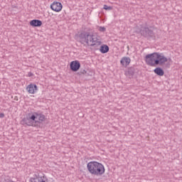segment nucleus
<instances>
[{"mask_svg": "<svg viewBox=\"0 0 182 182\" xmlns=\"http://www.w3.org/2000/svg\"><path fill=\"white\" fill-rule=\"evenodd\" d=\"M79 38L81 43H87L90 46H100L102 45V42L97 36L87 32L81 33L79 35Z\"/></svg>", "mask_w": 182, "mask_h": 182, "instance_id": "f257e3e1", "label": "nucleus"}, {"mask_svg": "<svg viewBox=\"0 0 182 182\" xmlns=\"http://www.w3.org/2000/svg\"><path fill=\"white\" fill-rule=\"evenodd\" d=\"M87 168L92 174V176H96L97 177H100L103 176L106 169H105V166L97 161H90L87 164Z\"/></svg>", "mask_w": 182, "mask_h": 182, "instance_id": "f03ea898", "label": "nucleus"}, {"mask_svg": "<svg viewBox=\"0 0 182 182\" xmlns=\"http://www.w3.org/2000/svg\"><path fill=\"white\" fill-rule=\"evenodd\" d=\"M145 63L148 65V66H152L153 68H156L157 65H160V55L159 53H153L151 54H147L144 57Z\"/></svg>", "mask_w": 182, "mask_h": 182, "instance_id": "7ed1b4c3", "label": "nucleus"}, {"mask_svg": "<svg viewBox=\"0 0 182 182\" xmlns=\"http://www.w3.org/2000/svg\"><path fill=\"white\" fill-rule=\"evenodd\" d=\"M137 30H136V32L137 33H141L142 36H144L145 38H149V36H153V31L150 30L149 27H144V26H136Z\"/></svg>", "mask_w": 182, "mask_h": 182, "instance_id": "20e7f679", "label": "nucleus"}, {"mask_svg": "<svg viewBox=\"0 0 182 182\" xmlns=\"http://www.w3.org/2000/svg\"><path fill=\"white\" fill-rule=\"evenodd\" d=\"M38 123H39V122L35 120V115H33V114L31 117L23 118L21 120V124L23 126H32L35 127Z\"/></svg>", "mask_w": 182, "mask_h": 182, "instance_id": "39448f33", "label": "nucleus"}, {"mask_svg": "<svg viewBox=\"0 0 182 182\" xmlns=\"http://www.w3.org/2000/svg\"><path fill=\"white\" fill-rule=\"evenodd\" d=\"M164 65L165 68H170L171 65V58H167L161 53L160 54V65L163 66Z\"/></svg>", "mask_w": 182, "mask_h": 182, "instance_id": "423d86ee", "label": "nucleus"}, {"mask_svg": "<svg viewBox=\"0 0 182 182\" xmlns=\"http://www.w3.org/2000/svg\"><path fill=\"white\" fill-rule=\"evenodd\" d=\"M62 8H63L62 3L58 1H54L50 4V9L54 11V12H60V11H62Z\"/></svg>", "mask_w": 182, "mask_h": 182, "instance_id": "0eeeda50", "label": "nucleus"}, {"mask_svg": "<svg viewBox=\"0 0 182 182\" xmlns=\"http://www.w3.org/2000/svg\"><path fill=\"white\" fill-rule=\"evenodd\" d=\"M70 68L73 72H77L80 69V63L78 60L72 61L70 64Z\"/></svg>", "mask_w": 182, "mask_h": 182, "instance_id": "6e6552de", "label": "nucleus"}, {"mask_svg": "<svg viewBox=\"0 0 182 182\" xmlns=\"http://www.w3.org/2000/svg\"><path fill=\"white\" fill-rule=\"evenodd\" d=\"M26 90L31 95H35L38 91V86L35 84H30L26 87Z\"/></svg>", "mask_w": 182, "mask_h": 182, "instance_id": "1a4fd4ad", "label": "nucleus"}, {"mask_svg": "<svg viewBox=\"0 0 182 182\" xmlns=\"http://www.w3.org/2000/svg\"><path fill=\"white\" fill-rule=\"evenodd\" d=\"M33 116H35V120H36V119H38V122L37 123H42V122H45V119H46L45 114L39 112H34L33 114Z\"/></svg>", "mask_w": 182, "mask_h": 182, "instance_id": "9d476101", "label": "nucleus"}, {"mask_svg": "<svg viewBox=\"0 0 182 182\" xmlns=\"http://www.w3.org/2000/svg\"><path fill=\"white\" fill-rule=\"evenodd\" d=\"M130 62H132V59H130L129 57H123L120 60L121 65L124 66V68H127V66L130 65Z\"/></svg>", "mask_w": 182, "mask_h": 182, "instance_id": "9b49d317", "label": "nucleus"}, {"mask_svg": "<svg viewBox=\"0 0 182 182\" xmlns=\"http://www.w3.org/2000/svg\"><path fill=\"white\" fill-rule=\"evenodd\" d=\"M124 75L127 77H129V79H132L133 76H134V68H129L128 70L125 71Z\"/></svg>", "mask_w": 182, "mask_h": 182, "instance_id": "f8f14e48", "label": "nucleus"}, {"mask_svg": "<svg viewBox=\"0 0 182 182\" xmlns=\"http://www.w3.org/2000/svg\"><path fill=\"white\" fill-rule=\"evenodd\" d=\"M31 182H46L48 181V178L46 176H38L36 178H31Z\"/></svg>", "mask_w": 182, "mask_h": 182, "instance_id": "ddd939ff", "label": "nucleus"}, {"mask_svg": "<svg viewBox=\"0 0 182 182\" xmlns=\"http://www.w3.org/2000/svg\"><path fill=\"white\" fill-rule=\"evenodd\" d=\"M30 25L31 26L33 27H39L42 26V21L41 20H32L30 21Z\"/></svg>", "mask_w": 182, "mask_h": 182, "instance_id": "4468645a", "label": "nucleus"}, {"mask_svg": "<svg viewBox=\"0 0 182 182\" xmlns=\"http://www.w3.org/2000/svg\"><path fill=\"white\" fill-rule=\"evenodd\" d=\"M100 51L101 53H107L109 52V46L107 45L101 46Z\"/></svg>", "mask_w": 182, "mask_h": 182, "instance_id": "2eb2a0df", "label": "nucleus"}, {"mask_svg": "<svg viewBox=\"0 0 182 182\" xmlns=\"http://www.w3.org/2000/svg\"><path fill=\"white\" fill-rule=\"evenodd\" d=\"M103 9H105V11H112L113 9L112 6H109L106 4L104 5Z\"/></svg>", "mask_w": 182, "mask_h": 182, "instance_id": "dca6fc26", "label": "nucleus"}, {"mask_svg": "<svg viewBox=\"0 0 182 182\" xmlns=\"http://www.w3.org/2000/svg\"><path fill=\"white\" fill-rule=\"evenodd\" d=\"M154 73H156V75H158L159 76H160V67L156 68L154 70Z\"/></svg>", "mask_w": 182, "mask_h": 182, "instance_id": "f3484780", "label": "nucleus"}, {"mask_svg": "<svg viewBox=\"0 0 182 182\" xmlns=\"http://www.w3.org/2000/svg\"><path fill=\"white\" fill-rule=\"evenodd\" d=\"M78 75H86V70H81Z\"/></svg>", "mask_w": 182, "mask_h": 182, "instance_id": "a211bd4d", "label": "nucleus"}, {"mask_svg": "<svg viewBox=\"0 0 182 182\" xmlns=\"http://www.w3.org/2000/svg\"><path fill=\"white\" fill-rule=\"evenodd\" d=\"M99 31L100 32H105L106 31V28L101 26L99 28Z\"/></svg>", "mask_w": 182, "mask_h": 182, "instance_id": "6ab92c4d", "label": "nucleus"}, {"mask_svg": "<svg viewBox=\"0 0 182 182\" xmlns=\"http://www.w3.org/2000/svg\"><path fill=\"white\" fill-rule=\"evenodd\" d=\"M163 75H164V71L163 69L160 68V76H163Z\"/></svg>", "mask_w": 182, "mask_h": 182, "instance_id": "aec40b11", "label": "nucleus"}, {"mask_svg": "<svg viewBox=\"0 0 182 182\" xmlns=\"http://www.w3.org/2000/svg\"><path fill=\"white\" fill-rule=\"evenodd\" d=\"M4 117H5V114L0 113V119H4Z\"/></svg>", "mask_w": 182, "mask_h": 182, "instance_id": "412c9836", "label": "nucleus"}, {"mask_svg": "<svg viewBox=\"0 0 182 182\" xmlns=\"http://www.w3.org/2000/svg\"><path fill=\"white\" fill-rule=\"evenodd\" d=\"M28 76H32L31 73H28Z\"/></svg>", "mask_w": 182, "mask_h": 182, "instance_id": "4be33fe9", "label": "nucleus"}]
</instances>
